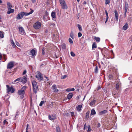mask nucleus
I'll list each match as a JSON object with an SVG mask.
<instances>
[{"mask_svg": "<svg viewBox=\"0 0 132 132\" xmlns=\"http://www.w3.org/2000/svg\"><path fill=\"white\" fill-rule=\"evenodd\" d=\"M31 11L29 13L25 12H21L19 13L17 15L16 18L18 20L20 19L24 16H27L32 14L34 12V11L32 9H30Z\"/></svg>", "mask_w": 132, "mask_h": 132, "instance_id": "nucleus-1", "label": "nucleus"}, {"mask_svg": "<svg viewBox=\"0 0 132 132\" xmlns=\"http://www.w3.org/2000/svg\"><path fill=\"white\" fill-rule=\"evenodd\" d=\"M33 92L36 94L37 91L38 86L37 82L35 80L31 81Z\"/></svg>", "mask_w": 132, "mask_h": 132, "instance_id": "nucleus-2", "label": "nucleus"}, {"mask_svg": "<svg viewBox=\"0 0 132 132\" xmlns=\"http://www.w3.org/2000/svg\"><path fill=\"white\" fill-rule=\"evenodd\" d=\"M27 88V86H23L20 90L18 91V94L19 95H23L25 93V90Z\"/></svg>", "mask_w": 132, "mask_h": 132, "instance_id": "nucleus-3", "label": "nucleus"}, {"mask_svg": "<svg viewBox=\"0 0 132 132\" xmlns=\"http://www.w3.org/2000/svg\"><path fill=\"white\" fill-rule=\"evenodd\" d=\"M7 87V93L11 92L12 93H13L15 91V89L12 86L10 87L7 85H6Z\"/></svg>", "mask_w": 132, "mask_h": 132, "instance_id": "nucleus-4", "label": "nucleus"}, {"mask_svg": "<svg viewBox=\"0 0 132 132\" xmlns=\"http://www.w3.org/2000/svg\"><path fill=\"white\" fill-rule=\"evenodd\" d=\"M41 25V23L39 21H37L34 23L33 27L35 29H38L40 27Z\"/></svg>", "mask_w": 132, "mask_h": 132, "instance_id": "nucleus-5", "label": "nucleus"}, {"mask_svg": "<svg viewBox=\"0 0 132 132\" xmlns=\"http://www.w3.org/2000/svg\"><path fill=\"white\" fill-rule=\"evenodd\" d=\"M36 78L40 81L43 80V77L42 75V74L39 72H38L36 75Z\"/></svg>", "mask_w": 132, "mask_h": 132, "instance_id": "nucleus-6", "label": "nucleus"}, {"mask_svg": "<svg viewBox=\"0 0 132 132\" xmlns=\"http://www.w3.org/2000/svg\"><path fill=\"white\" fill-rule=\"evenodd\" d=\"M15 62L14 61H11L9 62L7 65V69H11L14 67Z\"/></svg>", "mask_w": 132, "mask_h": 132, "instance_id": "nucleus-7", "label": "nucleus"}, {"mask_svg": "<svg viewBox=\"0 0 132 132\" xmlns=\"http://www.w3.org/2000/svg\"><path fill=\"white\" fill-rule=\"evenodd\" d=\"M18 29L19 31V33L23 35H24L25 32L23 28L22 27H19Z\"/></svg>", "mask_w": 132, "mask_h": 132, "instance_id": "nucleus-8", "label": "nucleus"}, {"mask_svg": "<svg viewBox=\"0 0 132 132\" xmlns=\"http://www.w3.org/2000/svg\"><path fill=\"white\" fill-rule=\"evenodd\" d=\"M21 79L20 82H21L22 83L24 84L27 82V79L25 76H24L22 78L21 77Z\"/></svg>", "mask_w": 132, "mask_h": 132, "instance_id": "nucleus-9", "label": "nucleus"}, {"mask_svg": "<svg viewBox=\"0 0 132 132\" xmlns=\"http://www.w3.org/2000/svg\"><path fill=\"white\" fill-rule=\"evenodd\" d=\"M114 13H115V16L116 21H117L118 20V15L117 11V10H115L114 11Z\"/></svg>", "mask_w": 132, "mask_h": 132, "instance_id": "nucleus-10", "label": "nucleus"}, {"mask_svg": "<svg viewBox=\"0 0 132 132\" xmlns=\"http://www.w3.org/2000/svg\"><path fill=\"white\" fill-rule=\"evenodd\" d=\"M52 89L54 90V92H57L59 90L57 88L56 86L55 85H53L52 86Z\"/></svg>", "mask_w": 132, "mask_h": 132, "instance_id": "nucleus-11", "label": "nucleus"}, {"mask_svg": "<svg viewBox=\"0 0 132 132\" xmlns=\"http://www.w3.org/2000/svg\"><path fill=\"white\" fill-rule=\"evenodd\" d=\"M124 8L125 11H127L128 8V3L126 2L125 3Z\"/></svg>", "mask_w": 132, "mask_h": 132, "instance_id": "nucleus-12", "label": "nucleus"}, {"mask_svg": "<svg viewBox=\"0 0 132 132\" xmlns=\"http://www.w3.org/2000/svg\"><path fill=\"white\" fill-rule=\"evenodd\" d=\"M82 107V105H78L76 107V109L78 112H80L81 110Z\"/></svg>", "mask_w": 132, "mask_h": 132, "instance_id": "nucleus-13", "label": "nucleus"}, {"mask_svg": "<svg viewBox=\"0 0 132 132\" xmlns=\"http://www.w3.org/2000/svg\"><path fill=\"white\" fill-rule=\"evenodd\" d=\"M30 55L32 56H34L36 55V51L34 49L31 50L30 51Z\"/></svg>", "mask_w": 132, "mask_h": 132, "instance_id": "nucleus-14", "label": "nucleus"}, {"mask_svg": "<svg viewBox=\"0 0 132 132\" xmlns=\"http://www.w3.org/2000/svg\"><path fill=\"white\" fill-rule=\"evenodd\" d=\"M121 83L120 82H118L116 85V88L117 90L119 89Z\"/></svg>", "mask_w": 132, "mask_h": 132, "instance_id": "nucleus-15", "label": "nucleus"}, {"mask_svg": "<svg viewBox=\"0 0 132 132\" xmlns=\"http://www.w3.org/2000/svg\"><path fill=\"white\" fill-rule=\"evenodd\" d=\"M14 10L11 8L8 9V11L7 12L8 14H10L11 13H13L14 12Z\"/></svg>", "mask_w": 132, "mask_h": 132, "instance_id": "nucleus-16", "label": "nucleus"}, {"mask_svg": "<svg viewBox=\"0 0 132 132\" xmlns=\"http://www.w3.org/2000/svg\"><path fill=\"white\" fill-rule=\"evenodd\" d=\"M107 112V111L106 110H104L100 112H99L98 114L99 115H102L103 114H104L105 113H106Z\"/></svg>", "mask_w": 132, "mask_h": 132, "instance_id": "nucleus-17", "label": "nucleus"}, {"mask_svg": "<svg viewBox=\"0 0 132 132\" xmlns=\"http://www.w3.org/2000/svg\"><path fill=\"white\" fill-rule=\"evenodd\" d=\"M62 6V8L63 9H67L68 7L66 5V4H65V3H63L62 4H61Z\"/></svg>", "mask_w": 132, "mask_h": 132, "instance_id": "nucleus-18", "label": "nucleus"}, {"mask_svg": "<svg viewBox=\"0 0 132 132\" xmlns=\"http://www.w3.org/2000/svg\"><path fill=\"white\" fill-rule=\"evenodd\" d=\"M48 117L49 119L51 120H53L55 118V117L53 115L51 116L49 115Z\"/></svg>", "mask_w": 132, "mask_h": 132, "instance_id": "nucleus-19", "label": "nucleus"}, {"mask_svg": "<svg viewBox=\"0 0 132 132\" xmlns=\"http://www.w3.org/2000/svg\"><path fill=\"white\" fill-rule=\"evenodd\" d=\"M128 28V24L127 23H125V25L122 27V29L124 30H126Z\"/></svg>", "mask_w": 132, "mask_h": 132, "instance_id": "nucleus-20", "label": "nucleus"}, {"mask_svg": "<svg viewBox=\"0 0 132 132\" xmlns=\"http://www.w3.org/2000/svg\"><path fill=\"white\" fill-rule=\"evenodd\" d=\"M73 96V94L71 93H69L67 95V98L69 100Z\"/></svg>", "mask_w": 132, "mask_h": 132, "instance_id": "nucleus-21", "label": "nucleus"}, {"mask_svg": "<svg viewBox=\"0 0 132 132\" xmlns=\"http://www.w3.org/2000/svg\"><path fill=\"white\" fill-rule=\"evenodd\" d=\"M96 102V100H93L89 103V105L91 106L94 105Z\"/></svg>", "mask_w": 132, "mask_h": 132, "instance_id": "nucleus-22", "label": "nucleus"}, {"mask_svg": "<svg viewBox=\"0 0 132 132\" xmlns=\"http://www.w3.org/2000/svg\"><path fill=\"white\" fill-rule=\"evenodd\" d=\"M94 39L97 42H99L100 40V38L99 37H97L95 36L94 37Z\"/></svg>", "mask_w": 132, "mask_h": 132, "instance_id": "nucleus-23", "label": "nucleus"}, {"mask_svg": "<svg viewBox=\"0 0 132 132\" xmlns=\"http://www.w3.org/2000/svg\"><path fill=\"white\" fill-rule=\"evenodd\" d=\"M21 79V77L19 78L14 80L13 82L16 83H18L19 82V81H20Z\"/></svg>", "mask_w": 132, "mask_h": 132, "instance_id": "nucleus-24", "label": "nucleus"}, {"mask_svg": "<svg viewBox=\"0 0 132 132\" xmlns=\"http://www.w3.org/2000/svg\"><path fill=\"white\" fill-rule=\"evenodd\" d=\"M96 113V112L95 110L93 109H92L91 111V113L90 114V116L95 115Z\"/></svg>", "mask_w": 132, "mask_h": 132, "instance_id": "nucleus-25", "label": "nucleus"}, {"mask_svg": "<svg viewBox=\"0 0 132 132\" xmlns=\"http://www.w3.org/2000/svg\"><path fill=\"white\" fill-rule=\"evenodd\" d=\"M11 43L13 47L15 48L16 46L15 45L14 43V42L13 40L12 39H11Z\"/></svg>", "mask_w": 132, "mask_h": 132, "instance_id": "nucleus-26", "label": "nucleus"}, {"mask_svg": "<svg viewBox=\"0 0 132 132\" xmlns=\"http://www.w3.org/2000/svg\"><path fill=\"white\" fill-rule=\"evenodd\" d=\"M51 16L52 18H55V12H52L51 14Z\"/></svg>", "mask_w": 132, "mask_h": 132, "instance_id": "nucleus-27", "label": "nucleus"}, {"mask_svg": "<svg viewBox=\"0 0 132 132\" xmlns=\"http://www.w3.org/2000/svg\"><path fill=\"white\" fill-rule=\"evenodd\" d=\"M7 6L8 9L11 8L12 7V6L11 5V3L9 2L7 3Z\"/></svg>", "mask_w": 132, "mask_h": 132, "instance_id": "nucleus-28", "label": "nucleus"}, {"mask_svg": "<svg viewBox=\"0 0 132 132\" xmlns=\"http://www.w3.org/2000/svg\"><path fill=\"white\" fill-rule=\"evenodd\" d=\"M97 47L96 44L95 42H94L92 45V49H93L94 48H96Z\"/></svg>", "mask_w": 132, "mask_h": 132, "instance_id": "nucleus-29", "label": "nucleus"}, {"mask_svg": "<svg viewBox=\"0 0 132 132\" xmlns=\"http://www.w3.org/2000/svg\"><path fill=\"white\" fill-rule=\"evenodd\" d=\"M98 69L97 66H96L94 70V72L95 73H97L98 72Z\"/></svg>", "mask_w": 132, "mask_h": 132, "instance_id": "nucleus-30", "label": "nucleus"}, {"mask_svg": "<svg viewBox=\"0 0 132 132\" xmlns=\"http://www.w3.org/2000/svg\"><path fill=\"white\" fill-rule=\"evenodd\" d=\"M77 26L79 29V30L80 31H81L82 30L81 26L79 24H77Z\"/></svg>", "mask_w": 132, "mask_h": 132, "instance_id": "nucleus-31", "label": "nucleus"}, {"mask_svg": "<svg viewBox=\"0 0 132 132\" xmlns=\"http://www.w3.org/2000/svg\"><path fill=\"white\" fill-rule=\"evenodd\" d=\"M70 36L73 39L75 37L73 32L72 31H71L70 32Z\"/></svg>", "mask_w": 132, "mask_h": 132, "instance_id": "nucleus-32", "label": "nucleus"}, {"mask_svg": "<svg viewBox=\"0 0 132 132\" xmlns=\"http://www.w3.org/2000/svg\"><path fill=\"white\" fill-rule=\"evenodd\" d=\"M61 47L63 49H65L66 48V45L65 44H63L61 45Z\"/></svg>", "mask_w": 132, "mask_h": 132, "instance_id": "nucleus-33", "label": "nucleus"}, {"mask_svg": "<svg viewBox=\"0 0 132 132\" xmlns=\"http://www.w3.org/2000/svg\"><path fill=\"white\" fill-rule=\"evenodd\" d=\"M0 37L1 38H3L4 37V35L2 32L0 31Z\"/></svg>", "mask_w": 132, "mask_h": 132, "instance_id": "nucleus-34", "label": "nucleus"}, {"mask_svg": "<svg viewBox=\"0 0 132 132\" xmlns=\"http://www.w3.org/2000/svg\"><path fill=\"white\" fill-rule=\"evenodd\" d=\"M56 130L57 132H60L61 131L60 128L58 126H56Z\"/></svg>", "mask_w": 132, "mask_h": 132, "instance_id": "nucleus-35", "label": "nucleus"}, {"mask_svg": "<svg viewBox=\"0 0 132 132\" xmlns=\"http://www.w3.org/2000/svg\"><path fill=\"white\" fill-rule=\"evenodd\" d=\"M89 111H88L86 113V118H88L89 117Z\"/></svg>", "mask_w": 132, "mask_h": 132, "instance_id": "nucleus-36", "label": "nucleus"}, {"mask_svg": "<svg viewBox=\"0 0 132 132\" xmlns=\"http://www.w3.org/2000/svg\"><path fill=\"white\" fill-rule=\"evenodd\" d=\"M110 0H105V4L106 5L110 3Z\"/></svg>", "mask_w": 132, "mask_h": 132, "instance_id": "nucleus-37", "label": "nucleus"}, {"mask_svg": "<svg viewBox=\"0 0 132 132\" xmlns=\"http://www.w3.org/2000/svg\"><path fill=\"white\" fill-rule=\"evenodd\" d=\"M44 103V101H41L39 104V105L40 106H42L43 104Z\"/></svg>", "mask_w": 132, "mask_h": 132, "instance_id": "nucleus-38", "label": "nucleus"}, {"mask_svg": "<svg viewBox=\"0 0 132 132\" xmlns=\"http://www.w3.org/2000/svg\"><path fill=\"white\" fill-rule=\"evenodd\" d=\"M70 54L73 57H74L75 56V54L72 52H71Z\"/></svg>", "mask_w": 132, "mask_h": 132, "instance_id": "nucleus-39", "label": "nucleus"}, {"mask_svg": "<svg viewBox=\"0 0 132 132\" xmlns=\"http://www.w3.org/2000/svg\"><path fill=\"white\" fill-rule=\"evenodd\" d=\"M69 42L71 44L73 43V41L72 39L70 38H69Z\"/></svg>", "mask_w": 132, "mask_h": 132, "instance_id": "nucleus-40", "label": "nucleus"}, {"mask_svg": "<svg viewBox=\"0 0 132 132\" xmlns=\"http://www.w3.org/2000/svg\"><path fill=\"white\" fill-rule=\"evenodd\" d=\"M19 114V113L18 111L16 112V115L15 117V118H17L18 117V116Z\"/></svg>", "mask_w": 132, "mask_h": 132, "instance_id": "nucleus-41", "label": "nucleus"}, {"mask_svg": "<svg viewBox=\"0 0 132 132\" xmlns=\"http://www.w3.org/2000/svg\"><path fill=\"white\" fill-rule=\"evenodd\" d=\"M78 37L79 38L81 37L82 35V34L80 32H79V33H78Z\"/></svg>", "mask_w": 132, "mask_h": 132, "instance_id": "nucleus-42", "label": "nucleus"}, {"mask_svg": "<svg viewBox=\"0 0 132 132\" xmlns=\"http://www.w3.org/2000/svg\"><path fill=\"white\" fill-rule=\"evenodd\" d=\"M3 123L4 124H6L7 125L8 124V122L6 121V120H5L3 121Z\"/></svg>", "mask_w": 132, "mask_h": 132, "instance_id": "nucleus-43", "label": "nucleus"}, {"mask_svg": "<svg viewBox=\"0 0 132 132\" xmlns=\"http://www.w3.org/2000/svg\"><path fill=\"white\" fill-rule=\"evenodd\" d=\"M44 51H45V48H43L42 49V54L43 55H44V54H45V53L44 52Z\"/></svg>", "mask_w": 132, "mask_h": 132, "instance_id": "nucleus-44", "label": "nucleus"}, {"mask_svg": "<svg viewBox=\"0 0 132 132\" xmlns=\"http://www.w3.org/2000/svg\"><path fill=\"white\" fill-rule=\"evenodd\" d=\"M105 14L106 15V18H109L108 15V12L106 10H105Z\"/></svg>", "mask_w": 132, "mask_h": 132, "instance_id": "nucleus-45", "label": "nucleus"}, {"mask_svg": "<svg viewBox=\"0 0 132 132\" xmlns=\"http://www.w3.org/2000/svg\"><path fill=\"white\" fill-rule=\"evenodd\" d=\"M87 127H88V129L87 130V131H90L91 130V129H90V126L89 125Z\"/></svg>", "mask_w": 132, "mask_h": 132, "instance_id": "nucleus-46", "label": "nucleus"}, {"mask_svg": "<svg viewBox=\"0 0 132 132\" xmlns=\"http://www.w3.org/2000/svg\"><path fill=\"white\" fill-rule=\"evenodd\" d=\"M60 3L61 4H62L63 3H64L65 2L64 0H63L62 1H60Z\"/></svg>", "mask_w": 132, "mask_h": 132, "instance_id": "nucleus-47", "label": "nucleus"}, {"mask_svg": "<svg viewBox=\"0 0 132 132\" xmlns=\"http://www.w3.org/2000/svg\"><path fill=\"white\" fill-rule=\"evenodd\" d=\"M113 76L111 75H109V79H111L112 78Z\"/></svg>", "mask_w": 132, "mask_h": 132, "instance_id": "nucleus-48", "label": "nucleus"}, {"mask_svg": "<svg viewBox=\"0 0 132 132\" xmlns=\"http://www.w3.org/2000/svg\"><path fill=\"white\" fill-rule=\"evenodd\" d=\"M101 126V124L100 123H99V122H98V123H97V127H98V128H99V127L100 126Z\"/></svg>", "mask_w": 132, "mask_h": 132, "instance_id": "nucleus-49", "label": "nucleus"}, {"mask_svg": "<svg viewBox=\"0 0 132 132\" xmlns=\"http://www.w3.org/2000/svg\"><path fill=\"white\" fill-rule=\"evenodd\" d=\"M71 88H68L66 90V91L67 92H70L71 91Z\"/></svg>", "mask_w": 132, "mask_h": 132, "instance_id": "nucleus-50", "label": "nucleus"}, {"mask_svg": "<svg viewBox=\"0 0 132 132\" xmlns=\"http://www.w3.org/2000/svg\"><path fill=\"white\" fill-rule=\"evenodd\" d=\"M26 72H27L26 70H24V71L22 73V75H25L26 73Z\"/></svg>", "mask_w": 132, "mask_h": 132, "instance_id": "nucleus-51", "label": "nucleus"}, {"mask_svg": "<svg viewBox=\"0 0 132 132\" xmlns=\"http://www.w3.org/2000/svg\"><path fill=\"white\" fill-rule=\"evenodd\" d=\"M67 76L66 75H64L62 77V79H64Z\"/></svg>", "mask_w": 132, "mask_h": 132, "instance_id": "nucleus-52", "label": "nucleus"}, {"mask_svg": "<svg viewBox=\"0 0 132 132\" xmlns=\"http://www.w3.org/2000/svg\"><path fill=\"white\" fill-rule=\"evenodd\" d=\"M71 116H74V113L73 112H71Z\"/></svg>", "mask_w": 132, "mask_h": 132, "instance_id": "nucleus-53", "label": "nucleus"}, {"mask_svg": "<svg viewBox=\"0 0 132 132\" xmlns=\"http://www.w3.org/2000/svg\"><path fill=\"white\" fill-rule=\"evenodd\" d=\"M86 128H87V126H86V124L85 123L84 125V129L85 130V129H86Z\"/></svg>", "mask_w": 132, "mask_h": 132, "instance_id": "nucleus-54", "label": "nucleus"}, {"mask_svg": "<svg viewBox=\"0 0 132 132\" xmlns=\"http://www.w3.org/2000/svg\"><path fill=\"white\" fill-rule=\"evenodd\" d=\"M127 11H125V13L124 14V16L125 18L126 16V13H127Z\"/></svg>", "mask_w": 132, "mask_h": 132, "instance_id": "nucleus-55", "label": "nucleus"}, {"mask_svg": "<svg viewBox=\"0 0 132 132\" xmlns=\"http://www.w3.org/2000/svg\"><path fill=\"white\" fill-rule=\"evenodd\" d=\"M32 3H35L36 2V0H31Z\"/></svg>", "mask_w": 132, "mask_h": 132, "instance_id": "nucleus-56", "label": "nucleus"}, {"mask_svg": "<svg viewBox=\"0 0 132 132\" xmlns=\"http://www.w3.org/2000/svg\"><path fill=\"white\" fill-rule=\"evenodd\" d=\"M75 89L74 88H71V91H74L75 90Z\"/></svg>", "mask_w": 132, "mask_h": 132, "instance_id": "nucleus-57", "label": "nucleus"}, {"mask_svg": "<svg viewBox=\"0 0 132 132\" xmlns=\"http://www.w3.org/2000/svg\"><path fill=\"white\" fill-rule=\"evenodd\" d=\"M110 52H111V53H112V54H113V55L114 56V54L113 52V51L112 50H111L110 51Z\"/></svg>", "mask_w": 132, "mask_h": 132, "instance_id": "nucleus-58", "label": "nucleus"}, {"mask_svg": "<svg viewBox=\"0 0 132 132\" xmlns=\"http://www.w3.org/2000/svg\"><path fill=\"white\" fill-rule=\"evenodd\" d=\"M108 18H106V21H105V23H106V22H107V21H108Z\"/></svg>", "mask_w": 132, "mask_h": 132, "instance_id": "nucleus-59", "label": "nucleus"}, {"mask_svg": "<svg viewBox=\"0 0 132 132\" xmlns=\"http://www.w3.org/2000/svg\"><path fill=\"white\" fill-rule=\"evenodd\" d=\"M52 25L53 26H54L55 25V24L54 23H52L51 24L50 26Z\"/></svg>", "mask_w": 132, "mask_h": 132, "instance_id": "nucleus-60", "label": "nucleus"}, {"mask_svg": "<svg viewBox=\"0 0 132 132\" xmlns=\"http://www.w3.org/2000/svg\"><path fill=\"white\" fill-rule=\"evenodd\" d=\"M2 56L1 54H0V60H1L2 59Z\"/></svg>", "mask_w": 132, "mask_h": 132, "instance_id": "nucleus-61", "label": "nucleus"}, {"mask_svg": "<svg viewBox=\"0 0 132 132\" xmlns=\"http://www.w3.org/2000/svg\"><path fill=\"white\" fill-rule=\"evenodd\" d=\"M16 45L18 46H19V45H18L19 44V43H18V42H16Z\"/></svg>", "mask_w": 132, "mask_h": 132, "instance_id": "nucleus-62", "label": "nucleus"}, {"mask_svg": "<svg viewBox=\"0 0 132 132\" xmlns=\"http://www.w3.org/2000/svg\"><path fill=\"white\" fill-rule=\"evenodd\" d=\"M28 127H27L26 128V131H28Z\"/></svg>", "mask_w": 132, "mask_h": 132, "instance_id": "nucleus-63", "label": "nucleus"}, {"mask_svg": "<svg viewBox=\"0 0 132 132\" xmlns=\"http://www.w3.org/2000/svg\"><path fill=\"white\" fill-rule=\"evenodd\" d=\"M86 4V1H85L83 3V4Z\"/></svg>", "mask_w": 132, "mask_h": 132, "instance_id": "nucleus-64", "label": "nucleus"}]
</instances>
